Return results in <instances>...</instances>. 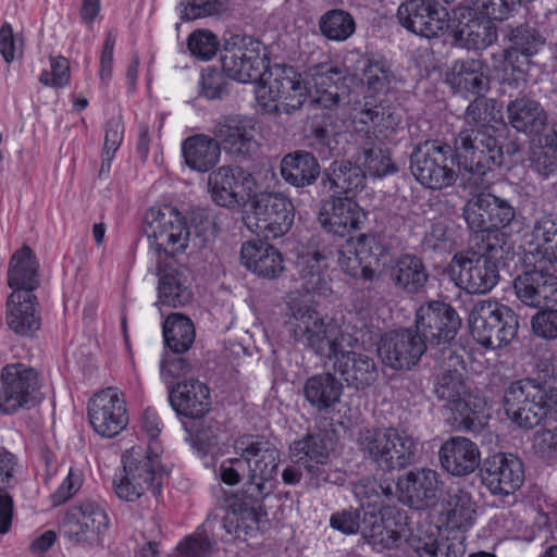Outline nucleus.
<instances>
[{"label":"nucleus","instance_id":"obj_1","mask_svg":"<svg viewBox=\"0 0 557 557\" xmlns=\"http://www.w3.org/2000/svg\"><path fill=\"white\" fill-rule=\"evenodd\" d=\"M235 448L239 457L221 463V480L227 485H235L246 470L248 474L243 488L225 498L221 527L227 534L240 537L258 529L259 511L265 497L273 492L281 454L273 443L258 435L243 436Z\"/></svg>","mask_w":557,"mask_h":557},{"label":"nucleus","instance_id":"obj_2","mask_svg":"<svg viewBox=\"0 0 557 557\" xmlns=\"http://www.w3.org/2000/svg\"><path fill=\"white\" fill-rule=\"evenodd\" d=\"M400 123V116L391 104L364 97V102L352 109L351 124L360 136V150L363 164L370 175L383 177L397 172V166L391 159L389 150L382 147V140L376 133L395 132Z\"/></svg>","mask_w":557,"mask_h":557},{"label":"nucleus","instance_id":"obj_3","mask_svg":"<svg viewBox=\"0 0 557 557\" xmlns=\"http://www.w3.org/2000/svg\"><path fill=\"white\" fill-rule=\"evenodd\" d=\"M285 323L293 338L317 356L332 360L344 348H355L358 339L346 333L333 320H325L309 306L292 308Z\"/></svg>","mask_w":557,"mask_h":557},{"label":"nucleus","instance_id":"obj_4","mask_svg":"<svg viewBox=\"0 0 557 557\" xmlns=\"http://www.w3.org/2000/svg\"><path fill=\"white\" fill-rule=\"evenodd\" d=\"M461 323L456 309L444 301H428L416 311L414 327L425 338L430 349L435 350V359L448 361L449 367L463 363L462 357L456 351L455 343Z\"/></svg>","mask_w":557,"mask_h":557},{"label":"nucleus","instance_id":"obj_5","mask_svg":"<svg viewBox=\"0 0 557 557\" xmlns=\"http://www.w3.org/2000/svg\"><path fill=\"white\" fill-rule=\"evenodd\" d=\"M504 256L502 238L488 237L480 251L455 255L449 264V276L455 285L469 294H486L499 281L498 261Z\"/></svg>","mask_w":557,"mask_h":557},{"label":"nucleus","instance_id":"obj_6","mask_svg":"<svg viewBox=\"0 0 557 557\" xmlns=\"http://www.w3.org/2000/svg\"><path fill=\"white\" fill-rule=\"evenodd\" d=\"M503 407L515 425L531 430L546 418L549 410H557V389L545 392L532 381L517 380L506 387Z\"/></svg>","mask_w":557,"mask_h":557},{"label":"nucleus","instance_id":"obj_7","mask_svg":"<svg viewBox=\"0 0 557 557\" xmlns=\"http://www.w3.org/2000/svg\"><path fill=\"white\" fill-rule=\"evenodd\" d=\"M310 96L302 75L289 65H274L269 77L263 76L256 89V98L268 111L290 114L299 110Z\"/></svg>","mask_w":557,"mask_h":557},{"label":"nucleus","instance_id":"obj_8","mask_svg":"<svg viewBox=\"0 0 557 557\" xmlns=\"http://www.w3.org/2000/svg\"><path fill=\"white\" fill-rule=\"evenodd\" d=\"M42 376L34 367L12 362L0 371V414L14 416L41 403Z\"/></svg>","mask_w":557,"mask_h":557},{"label":"nucleus","instance_id":"obj_9","mask_svg":"<svg viewBox=\"0 0 557 557\" xmlns=\"http://www.w3.org/2000/svg\"><path fill=\"white\" fill-rule=\"evenodd\" d=\"M473 338L483 347L497 349L509 344L519 329L515 311L494 300H480L469 313Z\"/></svg>","mask_w":557,"mask_h":557},{"label":"nucleus","instance_id":"obj_10","mask_svg":"<svg viewBox=\"0 0 557 557\" xmlns=\"http://www.w3.org/2000/svg\"><path fill=\"white\" fill-rule=\"evenodd\" d=\"M454 149L438 140H425L410 153V171L424 187L435 190L453 186L457 180Z\"/></svg>","mask_w":557,"mask_h":557},{"label":"nucleus","instance_id":"obj_11","mask_svg":"<svg viewBox=\"0 0 557 557\" xmlns=\"http://www.w3.org/2000/svg\"><path fill=\"white\" fill-rule=\"evenodd\" d=\"M261 51L259 39L247 34L231 33L224 38L221 52L223 73L243 84L263 81L269 63Z\"/></svg>","mask_w":557,"mask_h":557},{"label":"nucleus","instance_id":"obj_12","mask_svg":"<svg viewBox=\"0 0 557 557\" xmlns=\"http://www.w3.org/2000/svg\"><path fill=\"white\" fill-rule=\"evenodd\" d=\"M292 201L280 193H260L250 201V212L244 218L245 225L258 237L267 240L285 235L294 223Z\"/></svg>","mask_w":557,"mask_h":557},{"label":"nucleus","instance_id":"obj_13","mask_svg":"<svg viewBox=\"0 0 557 557\" xmlns=\"http://www.w3.org/2000/svg\"><path fill=\"white\" fill-rule=\"evenodd\" d=\"M294 462L302 467L307 476V485L319 488L325 483L337 482V471L330 463L331 438L326 433L307 434L290 445Z\"/></svg>","mask_w":557,"mask_h":557},{"label":"nucleus","instance_id":"obj_14","mask_svg":"<svg viewBox=\"0 0 557 557\" xmlns=\"http://www.w3.org/2000/svg\"><path fill=\"white\" fill-rule=\"evenodd\" d=\"M429 348L428 342L416 327H404L382 335L377 352L391 369L410 370Z\"/></svg>","mask_w":557,"mask_h":557},{"label":"nucleus","instance_id":"obj_15","mask_svg":"<svg viewBox=\"0 0 557 557\" xmlns=\"http://www.w3.org/2000/svg\"><path fill=\"white\" fill-rule=\"evenodd\" d=\"M152 238L151 245L157 251L174 256L187 247L189 230L182 213L170 206L161 209H150L146 215Z\"/></svg>","mask_w":557,"mask_h":557},{"label":"nucleus","instance_id":"obj_16","mask_svg":"<svg viewBox=\"0 0 557 557\" xmlns=\"http://www.w3.org/2000/svg\"><path fill=\"white\" fill-rule=\"evenodd\" d=\"M396 16L408 32L428 39L440 37L450 26L447 10L435 0H406Z\"/></svg>","mask_w":557,"mask_h":557},{"label":"nucleus","instance_id":"obj_17","mask_svg":"<svg viewBox=\"0 0 557 557\" xmlns=\"http://www.w3.org/2000/svg\"><path fill=\"white\" fill-rule=\"evenodd\" d=\"M88 418L95 432L103 437H114L128 423L126 404L116 388L108 387L88 403Z\"/></svg>","mask_w":557,"mask_h":557},{"label":"nucleus","instance_id":"obj_18","mask_svg":"<svg viewBox=\"0 0 557 557\" xmlns=\"http://www.w3.org/2000/svg\"><path fill=\"white\" fill-rule=\"evenodd\" d=\"M367 219V212L351 196L330 197L323 201L318 218L326 233L338 237L360 231Z\"/></svg>","mask_w":557,"mask_h":557},{"label":"nucleus","instance_id":"obj_19","mask_svg":"<svg viewBox=\"0 0 557 557\" xmlns=\"http://www.w3.org/2000/svg\"><path fill=\"white\" fill-rule=\"evenodd\" d=\"M397 488L403 503L414 509L434 507L442 495L440 474L430 468H417L401 475Z\"/></svg>","mask_w":557,"mask_h":557},{"label":"nucleus","instance_id":"obj_20","mask_svg":"<svg viewBox=\"0 0 557 557\" xmlns=\"http://www.w3.org/2000/svg\"><path fill=\"white\" fill-rule=\"evenodd\" d=\"M122 463L124 472L129 473L132 480L146 485L154 497L161 495L165 470L156 443L148 448L132 447L122 456Z\"/></svg>","mask_w":557,"mask_h":557},{"label":"nucleus","instance_id":"obj_21","mask_svg":"<svg viewBox=\"0 0 557 557\" xmlns=\"http://www.w3.org/2000/svg\"><path fill=\"white\" fill-rule=\"evenodd\" d=\"M480 474L483 484L494 495L515 493L523 483L524 471L522 461L513 456L497 453L484 459Z\"/></svg>","mask_w":557,"mask_h":557},{"label":"nucleus","instance_id":"obj_22","mask_svg":"<svg viewBox=\"0 0 557 557\" xmlns=\"http://www.w3.org/2000/svg\"><path fill=\"white\" fill-rule=\"evenodd\" d=\"M517 298L525 306L544 309L557 304V275L543 269H528L513 280Z\"/></svg>","mask_w":557,"mask_h":557},{"label":"nucleus","instance_id":"obj_23","mask_svg":"<svg viewBox=\"0 0 557 557\" xmlns=\"http://www.w3.org/2000/svg\"><path fill=\"white\" fill-rule=\"evenodd\" d=\"M343 64L352 75L360 73L362 84L376 94L386 92L395 77L391 62L379 53L349 51L344 57Z\"/></svg>","mask_w":557,"mask_h":557},{"label":"nucleus","instance_id":"obj_24","mask_svg":"<svg viewBox=\"0 0 557 557\" xmlns=\"http://www.w3.org/2000/svg\"><path fill=\"white\" fill-rule=\"evenodd\" d=\"M455 94L468 99L484 96L490 89L488 67L480 59L456 60L446 75Z\"/></svg>","mask_w":557,"mask_h":557},{"label":"nucleus","instance_id":"obj_25","mask_svg":"<svg viewBox=\"0 0 557 557\" xmlns=\"http://www.w3.org/2000/svg\"><path fill=\"white\" fill-rule=\"evenodd\" d=\"M169 403L177 416L200 419L211 408L209 387L197 379L168 385Z\"/></svg>","mask_w":557,"mask_h":557},{"label":"nucleus","instance_id":"obj_26","mask_svg":"<svg viewBox=\"0 0 557 557\" xmlns=\"http://www.w3.org/2000/svg\"><path fill=\"white\" fill-rule=\"evenodd\" d=\"M352 349L344 348L334 356L333 370L348 387L363 391L376 381L377 366L374 358Z\"/></svg>","mask_w":557,"mask_h":557},{"label":"nucleus","instance_id":"obj_27","mask_svg":"<svg viewBox=\"0 0 557 557\" xmlns=\"http://www.w3.org/2000/svg\"><path fill=\"white\" fill-rule=\"evenodd\" d=\"M5 324L17 336L32 337L41 326L37 297L23 290L12 292L5 304Z\"/></svg>","mask_w":557,"mask_h":557},{"label":"nucleus","instance_id":"obj_28","mask_svg":"<svg viewBox=\"0 0 557 557\" xmlns=\"http://www.w3.org/2000/svg\"><path fill=\"white\" fill-rule=\"evenodd\" d=\"M499 36L505 46L503 58L505 62H518L536 55L545 46L546 38L529 24L512 26L506 24L499 28Z\"/></svg>","mask_w":557,"mask_h":557},{"label":"nucleus","instance_id":"obj_29","mask_svg":"<svg viewBox=\"0 0 557 557\" xmlns=\"http://www.w3.org/2000/svg\"><path fill=\"white\" fill-rule=\"evenodd\" d=\"M476 14L471 8L466 7L449 28L456 44L468 49L480 50L497 40L499 29L490 21H480Z\"/></svg>","mask_w":557,"mask_h":557},{"label":"nucleus","instance_id":"obj_30","mask_svg":"<svg viewBox=\"0 0 557 557\" xmlns=\"http://www.w3.org/2000/svg\"><path fill=\"white\" fill-rule=\"evenodd\" d=\"M250 182V174L238 166L223 165L209 175L208 185L212 200L221 207L234 208L245 200L243 189Z\"/></svg>","mask_w":557,"mask_h":557},{"label":"nucleus","instance_id":"obj_31","mask_svg":"<svg viewBox=\"0 0 557 557\" xmlns=\"http://www.w3.org/2000/svg\"><path fill=\"white\" fill-rule=\"evenodd\" d=\"M158 275V304L176 308L183 307L191 300L189 273L185 265L175 262L160 263Z\"/></svg>","mask_w":557,"mask_h":557},{"label":"nucleus","instance_id":"obj_32","mask_svg":"<svg viewBox=\"0 0 557 557\" xmlns=\"http://www.w3.org/2000/svg\"><path fill=\"white\" fill-rule=\"evenodd\" d=\"M438 455L443 469L456 476L474 472L481 461L476 444L463 436H453L445 441Z\"/></svg>","mask_w":557,"mask_h":557},{"label":"nucleus","instance_id":"obj_33","mask_svg":"<svg viewBox=\"0 0 557 557\" xmlns=\"http://www.w3.org/2000/svg\"><path fill=\"white\" fill-rule=\"evenodd\" d=\"M212 132L220 147L235 157L250 158L259 148L253 127L242 124L235 117L218 121Z\"/></svg>","mask_w":557,"mask_h":557},{"label":"nucleus","instance_id":"obj_34","mask_svg":"<svg viewBox=\"0 0 557 557\" xmlns=\"http://www.w3.org/2000/svg\"><path fill=\"white\" fill-rule=\"evenodd\" d=\"M240 261L247 270L264 278H275L284 270L283 257L280 250L261 239L243 244Z\"/></svg>","mask_w":557,"mask_h":557},{"label":"nucleus","instance_id":"obj_35","mask_svg":"<svg viewBox=\"0 0 557 557\" xmlns=\"http://www.w3.org/2000/svg\"><path fill=\"white\" fill-rule=\"evenodd\" d=\"M321 184L331 197H352L364 187L366 174L351 161L335 160L323 171Z\"/></svg>","mask_w":557,"mask_h":557},{"label":"nucleus","instance_id":"obj_36","mask_svg":"<svg viewBox=\"0 0 557 557\" xmlns=\"http://www.w3.org/2000/svg\"><path fill=\"white\" fill-rule=\"evenodd\" d=\"M512 98L507 103V117L509 124L518 132L537 135L547 124V114L541 103L528 96L509 92Z\"/></svg>","mask_w":557,"mask_h":557},{"label":"nucleus","instance_id":"obj_37","mask_svg":"<svg viewBox=\"0 0 557 557\" xmlns=\"http://www.w3.org/2000/svg\"><path fill=\"white\" fill-rule=\"evenodd\" d=\"M343 391V383L331 372L313 374L304 384L305 399L320 413L332 412L339 404Z\"/></svg>","mask_w":557,"mask_h":557},{"label":"nucleus","instance_id":"obj_38","mask_svg":"<svg viewBox=\"0 0 557 557\" xmlns=\"http://www.w3.org/2000/svg\"><path fill=\"white\" fill-rule=\"evenodd\" d=\"M7 280L12 292L23 290L34 294V290L39 287V262L28 246H22L11 256Z\"/></svg>","mask_w":557,"mask_h":557},{"label":"nucleus","instance_id":"obj_39","mask_svg":"<svg viewBox=\"0 0 557 557\" xmlns=\"http://www.w3.org/2000/svg\"><path fill=\"white\" fill-rule=\"evenodd\" d=\"M389 278L397 290L417 295L424 289L429 273L421 258L404 253L391 265Z\"/></svg>","mask_w":557,"mask_h":557},{"label":"nucleus","instance_id":"obj_40","mask_svg":"<svg viewBox=\"0 0 557 557\" xmlns=\"http://www.w3.org/2000/svg\"><path fill=\"white\" fill-rule=\"evenodd\" d=\"M182 153L188 168L205 173L219 163L221 147L215 138L197 134L183 141Z\"/></svg>","mask_w":557,"mask_h":557},{"label":"nucleus","instance_id":"obj_41","mask_svg":"<svg viewBox=\"0 0 557 557\" xmlns=\"http://www.w3.org/2000/svg\"><path fill=\"white\" fill-rule=\"evenodd\" d=\"M441 517L446 528L451 530H467L472 527L475 505L470 493L461 488L449 491L442 503Z\"/></svg>","mask_w":557,"mask_h":557},{"label":"nucleus","instance_id":"obj_42","mask_svg":"<svg viewBox=\"0 0 557 557\" xmlns=\"http://www.w3.org/2000/svg\"><path fill=\"white\" fill-rule=\"evenodd\" d=\"M281 174L286 183L295 187H305L317 181L320 175V164L312 153L298 150L283 158Z\"/></svg>","mask_w":557,"mask_h":557},{"label":"nucleus","instance_id":"obj_43","mask_svg":"<svg viewBox=\"0 0 557 557\" xmlns=\"http://www.w3.org/2000/svg\"><path fill=\"white\" fill-rule=\"evenodd\" d=\"M533 250L539 261L557 263V213H548L535 220L532 228Z\"/></svg>","mask_w":557,"mask_h":557},{"label":"nucleus","instance_id":"obj_44","mask_svg":"<svg viewBox=\"0 0 557 557\" xmlns=\"http://www.w3.org/2000/svg\"><path fill=\"white\" fill-rule=\"evenodd\" d=\"M504 161V153L499 143L491 145L478 152H471L468 159L458 165L470 174L469 181L478 187H485L484 177L488 172L500 166Z\"/></svg>","mask_w":557,"mask_h":557},{"label":"nucleus","instance_id":"obj_45","mask_svg":"<svg viewBox=\"0 0 557 557\" xmlns=\"http://www.w3.org/2000/svg\"><path fill=\"white\" fill-rule=\"evenodd\" d=\"M162 333L166 346L177 355L187 351L196 336L194 323L182 313H171L163 322Z\"/></svg>","mask_w":557,"mask_h":557},{"label":"nucleus","instance_id":"obj_46","mask_svg":"<svg viewBox=\"0 0 557 557\" xmlns=\"http://www.w3.org/2000/svg\"><path fill=\"white\" fill-rule=\"evenodd\" d=\"M393 434L389 428H363L358 433V448L366 458H369L382 469V467L387 466L386 460H392V457H386L388 455L386 445L393 440L391 438ZM389 463H393V461H389Z\"/></svg>","mask_w":557,"mask_h":557},{"label":"nucleus","instance_id":"obj_47","mask_svg":"<svg viewBox=\"0 0 557 557\" xmlns=\"http://www.w3.org/2000/svg\"><path fill=\"white\" fill-rule=\"evenodd\" d=\"M321 35L330 41L344 42L357 29L352 14L343 9H331L324 12L318 21Z\"/></svg>","mask_w":557,"mask_h":557},{"label":"nucleus","instance_id":"obj_48","mask_svg":"<svg viewBox=\"0 0 557 557\" xmlns=\"http://www.w3.org/2000/svg\"><path fill=\"white\" fill-rule=\"evenodd\" d=\"M530 166L544 180L557 176V124L533 148Z\"/></svg>","mask_w":557,"mask_h":557},{"label":"nucleus","instance_id":"obj_49","mask_svg":"<svg viewBox=\"0 0 557 557\" xmlns=\"http://www.w3.org/2000/svg\"><path fill=\"white\" fill-rule=\"evenodd\" d=\"M444 369L434 385V393L440 400H445L451 405V409H458L466 394V385L462 374L458 370L459 366L449 367L448 361L438 360Z\"/></svg>","mask_w":557,"mask_h":557},{"label":"nucleus","instance_id":"obj_50","mask_svg":"<svg viewBox=\"0 0 557 557\" xmlns=\"http://www.w3.org/2000/svg\"><path fill=\"white\" fill-rule=\"evenodd\" d=\"M494 128H463L455 139L454 153L457 164L469 158L471 152H478L483 148L497 144L493 135Z\"/></svg>","mask_w":557,"mask_h":557},{"label":"nucleus","instance_id":"obj_51","mask_svg":"<svg viewBox=\"0 0 557 557\" xmlns=\"http://www.w3.org/2000/svg\"><path fill=\"white\" fill-rule=\"evenodd\" d=\"M326 267L325 256L320 251L306 257L300 270V278L307 293L325 294L330 289L329 278L324 272Z\"/></svg>","mask_w":557,"mask_h":557},{"label":"nucleus","instance_id":"obj_52","mask_svg":"<svg viewBox=\"0 0 557 557\" xmlns=\"http://www.w3.org/2000/svg\"><path fill=\"white\" fill-rule=\"evenodd\" d=\"M485 193H479L470 198L463 207L462 215L468 227L474 233L485 234L486 236H482V245L487 242L488 237H493L497 235L502 238L503 244L504 235L499 233H494L493 226L491 222L487 221V209L485 208Z\"/></svg>","mask_w":557,"mask_h":557},{"label":"nucleus","instance_id":"obj_53","mask_svg":"<svg viewBox=\"0 0 557 557\" xmlns=\"http://www.w3.org/2000/svg\"><path fill=\"white\" fill-rule=\"evenodd\" d=\"M389 429L394 434L391 436L393 440L386 445L388 449L386 457H392L393 463H389L391 460H386L387 466L382 467V470L386 471L403 469L410 465L414 458L416 446L413 438L405 431L395 428Z\"/></svg>","mask_w":557,"mask_h":557},{"label":"nucleus","instance_id":"obj_54","mask_svg":"<svg viewBox=\"0 0 557 557\" xmlns=\"http://www.w3.org/2000/svg\"><path fill=\"white\" fill-rule=\"evenodd\" d=\"M308 140L309 146L315 150L321 158L326 159L333 156L337 141L330 123V117L326 119L325 115H322L315 116L312 120Z\"/></svg>","mask_w":557,"mask_h":557},{"label":"nucleus","instance_id":"obj_55","mask_svg":"<svg viewBox=\"0 0 557 557\" xmlns=\"http://www.w3.org/2000/svg\"><path fill=\"white\" fill-rule=\"evenodd\" d=\"M446 3L458 2L490 20H507L520 5L521 0H443Z\"/></svg>","mask_w":557,"mask_h":557},{"label":"nucleus","instance_id":"obj_56","mask_svg":"<svg viewBox=\"0 0 557 557\" xmlns=\"http://www.w3.org/2000/svg\"><path fill=\"white\" fill-rule=\"evenodd\" d=\"M410 546L419 557H458L451 545L440 539V531L419 532L410 539Z\"/></svg>","mask_w":557,"mask_h":557},{"label":"nucleus","instance_id":"obj_57","mask_svg":"<svg viewBox=\"0 0 557 557\" xmlns=\"http://www.w3.org/2000/svg\"><path fill=\"white\" fill-rule=\"evenodd\" d=\"M381 492L377 490L376 483L370 480H363L354 486V494L359 502L360 510L363 511V523L367 522L369 516L371 523H375L377 520V512L382 504V486H379Z\"/></svg>","mask_w":557,"mask_h":557},{"label":"nucleus","instance_id":"obj_58","mask_svg":"<svg viewBox=\"0 0 557 557\" xmlns=\"http://www.w3.org/2000/svg\"><path fill=\"white\" fill-rule=\"evenodd\" d=\"M351 239L347 240L345 248L338 251V263L341 268L352 277H362L364 280L373 281L376 272L364 258L359 256V249L356 244H350Z\"/></svg>","mask_w":557,"mask_h":557},{"label":"nucleus","instance_id":"obj_59","mask_svg":"<svg viewBox=\"0 0 557 557\" xmlns=\"http://www.w3.org/2000/svg\"><path fill=\"white\" fill-rule=\"evenodd\" d=\"M532 62H528L523 59L518 62H505L504 71L505 77L502 81L503 94H519V97L527 96L525 89L528 87L529 71Z\"/></svg>","mask_w":557,"mask_h":557},{"label":"nucleus","instance_id":"obj_60","mask_svg":"<svg viewBox=\"0 0 557 557\" xmlns=\"http://www.w3.org/2000/svg\"><path fill=\"white\" fill-rule=\"evenodd\" d=\"M124 136V125L120 119H111L106 124L102 163L99 175L108 174L111 161L120 148Z\"/></svg>","mask_w":557,"mask_h":557},{"label":"nucleus","instance_id":"obj_61","mask_svg":"<svg viewBox=\"0 0 557 557\" xmlns=\"http://www.w3.org/2000/svg\"><path fill=\"white\" fill-rule=\"evenodd\" d=\"M485 200L487 221L491 222L494 233H497L498 230L508 226L512 222L516 216V211L508 200L491 193H485Z\"/></svg>","mask_w":557,"mask_h":557},{"label":"nucleus","instance_id":"obj_62","mask_svg":"<svg viewBox=\"0 0 557 557\" xmlns=\"http://www.w3.org/2000/svg\"><path fill=\"white\" fill-rule=\"evenodd\" d=\"M355 244L359 249V256L364 258L371 267L384 263L385 258L389 255V247L374 234H360Z\"/></svg>","mask_w":557,"mask_h":557},{"label":"nucleus","instance_id":"obj_63","mask_svg":"<svg viewBox=\"0 0 557 557\" xmlns=\"http://www.w3.org/2000/svg\"><path fill=\"white\" fill-rule=\"evenodd\" d=\"M187 47L191 55L208 61L216 54L219 40L213 33L207 29H198L189 35Z\"/></svg>","mask_w":557,"mask_h":557},{"label":"nucleus","instance_id":"obj_64","mask_svg":"<svg viewBox=\"0 0 557 557\" xmlns=\"http://www.w3.org/2000/svg\"><path fill=\"white\" fill-rule=\"evenodd\" d=\"M62 532L69 540L78 544L91 543L97 540L75 507L71 508L66 513L62 524Z\"/></svg>","mask_w":557,"mask_h":557}]
</instances>
